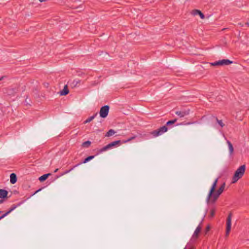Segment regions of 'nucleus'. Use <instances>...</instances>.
Masks as SVG:
<instances>
[{"label":"nucleus","instance_id":"nucleus-38","mask_svg":"<svg viewBox=\"0 0 249 249\" xmlns=\"http://www.w3.org/2000/svg\"><path fill=\"white\" fill-rule=\"evenodd\" d=\"M25 102L27 104H28V101H27V98L25 100Z\"/></svg>","mask_w":249,"mask_h":249},{"label":"nucleus","instance_id":"nucleus-9","mask_svg":"<svg viewBox=\"0 0 249 249\" xmlns=\"http://www.w3.org/2000/svg\"><path fill=\"white\" fill-rule=\"evenodd\" d=\"M192 14L194 16L199 15L201 19L205 18L204 15L199 10H194L192 11Z\"/></svg>","mask_w":249,"mask_h":249},{"label":"nucleus","instance_id":"nucleus-27","mask_svg":"<svg viewBox=\"0 0 249 249\" xmlns=\"http://www.w3.org/2000/svg\"><path fill=\"white\" fill-rule=\"evenodd\" d=\"M217 123L221 127H223L224 126V123L222 122V121L218 120L217 118H215Z\"/></svg>","mask_w":249,"mask_h":249},{"label":"nucleus","instance_id":"nucleus-39","mask_svg":"<svg viewBox=\"0 0 249 249\" xmlns=\"http://www.w3.org/2000/svg\"><path fill=\"white\" fill-rule=\"evenodd\" d=\"M3 200H2V199H0V204H1V203H3Z\"/></svg>","mask_w":249,"mask_h":249},{"label":"nucleus","instance_id":"nucleus-6","mask_svg":"<svg viewBox=\"0 0 249 249\" xmlns=\"http://www.w3.org/2000/svg\"><path fill=\"white\" fill-rule=\"evenodd\" d=\"M109 107L106 105L102 107L100 110V116L101 117L105 118L107 117L109 112Z\"/></svg>","mask_w":249,"mask_h":249},{"label":"nucleus","instance_id":"nucleus-36","mask_svg":"<svg viewBox=\"0 0 249 249\" xmlns=\"http://www.w3.org/2000/svg\"><path fill=\"white\" fill-rule=\"evenodd\" d=\"M5 77V76H2L0 77V81L3 80Z\"/></svg>","mask_w":249,"mask_h":249},{"label":"nucleus","instance_id":"nucleus-35","mask_svg":"<svg viewBox=\"0 0 249 249\" xmlns=\"http://www.w3.org/2000/svg\"><path fill=\"white\" fill-rule=\"evenodd\" d=\"M41 190V189H39L37 190H36L33 194H32L30 196H34V195H35L36 193H37V192H38L39 191H40Z\"/></svg>","mask_w":249,"mask_h":249},{"label":"nucleus","instance_id":"nucleus-14","mask_svg":"<svg viewBox=\"0 0 249 249\" xmlns=\"http://www.w3.org/2000/svg\"><path fill=\"white\" fill-rule=\"evenodd\" d=\"M51 175V173L44 174L39 178V180L40 182H43L45 181L49 177V176Z\"/></svg>","mask_w":249,"mask_h":249},{"label":"nucleus","instance_id":"nucleus-25","mask_svg":"<svg viewBox=\"0 0 249 249\" xmlns=\"http://www.w3.org/2000/svg\"><path fill=\"white\" fill-rule=\"evenodd\" d=\"M16 208H17L16 206V205L15 204H13V205H12V206L11 207L10 209L8 211H7L6 212L8 213V214H9L11 212L14 211Z\"/></svg>","mask_w":249,"mask_h":249},{"label":"nucleus","instance_id":"nucleus-10","mask_svg":"<svg viewBox=\"0 0 249 249\" xmlns=\"http://www.w3.org/2000/svg\"><path fill=\"white\" fill-rule=\"evenodd\" d=\"M10 182L12 184H15L17 181V177L15 173H12L10 176Z\"/></svg>","mask_w":249,"mask_h":249},{"label":"nucleus","instance_id":"nucleus-24","mask_svg":"<svg viewBox=\"0 0 249 249\" xmlns=\"http://www.w3.org/2000/svg\"><path fill=\"white\" fill-rule=\"evenodd\" d=\"M177 119H175L174 120H170V121H168L166 123V125H170L173 124L175 123H176L177 122Z\"/></svg>","mask_w":249,"mask_h":249},{"label":"nucleus","instance_id":"nucleus-22","mask_svg":"<svg viewBox=\"0 0 249 249\" xmlns=\"http://www.w3.org/2000/svg\"><path fill=\"white\" fill-rule=\"evenodd\" d=\"M91 144V142L89 141H86L83 142L82 145L84 147H89Z\"/></svg>","mask_w":249,"mask_h":249},{"label":"nucleus","instance_id":"nucleus-34","mask_svg":"<svg viewBox=\"0 0 249 249\" xmlns=\"http://www.w3.org/2000/svg\"><path fill=\"white\" fill-rule=\"evenodd\" d=\"M69 172H70V170H66V171H65L63 173H62V174H61V176L64 175H65V174H66L69 173Z\"/></svg>","mask_w":249,"mask_h":249},{"label":"nucleus","instance_id":"nucleus-3","mask_svg":"<svg viewBox=\"0 0 249 249\" xmlns=\"http://www.w3.org/2000/svg\"><path fill=\"white\" fill-rule=\"evenodd\" d=\"M233 62L232 61H231L229 59H222L213 63H211V65L213 66H224L231 64Z\"/></svg>","mask_w":249,"mask_h":249},{"label":"nucleus","instance_id":"nucleus-7","mask_svg":"<svg viewBox=\"0 0 249 249\" xmlns=\"http://www.w3.org/2000/svg\"><path fill=\"white\" fill-rule=\"evenodd\" d=\"M190 110L189 109H183L180 111H176L175 114L178 116L180 118L184 117L189 114Z\"/></svg>","mask_w":249,"mask_h":249},{"label":"nucleus","instance_id":"nucleus-2","mask_svg":"<svg viewBox=\"0 0 249 249\" xmlns=\"http://www.w3.org/2000/svg\"><path fill=\"white\" fill-rule=\"evenodd\" d=\"M168 128L166 125L162 126L159 129L152 131L150 133L154 137H157L167 132Z\"/></svg>","mask_w":249,"mask_h":249},{"label":"nucleus","instance_id":"nucleus-32","mask_svg":"<svg viewBox=\"0 0 249 249\" xmlns=\"http://www.w3.org/2000/svg\"><path fill=\"white\" fill-rule=\"evenodd\" d=\"M79 165H80V164L78 163V164L75 165L74 166H73L71 168H70V169H69V170H70V172H71V171L73 170L75 167L78 166Z\"/></svg>","mask_w":249,"mask_h":249},{"label":"nucleus","instance_id":"nucleus-1","mask_svg":"<svg viewBox=\"0 0 249 249\" xmlns=\"http://www.w3.org/2000/svg\"><path fill=\"white\" fill-rule=\"evenodd\" d=\"M246 170V165H242L235 172L232 178V183H235L241 178L244 175Z\"/></svg>","mask_w":249,"mask_h":249},{"label":"nucleus","instance_id":"nucleus-41","mask_svg":"<svg viewBox=\"0 0 249 249\" xmlns=\"http://www.w3.org/2000/svg\"><path fill=\"white\" fill-rule=\"evenodd\" d=\"M40 2H43L45 1V0H38Z\"/></svg>","mask_w":249,"mask_h":249},{"label":"nucleus","instance_id":"nucleus-29","mask_svg":"<svg viewBox=\"0 0 249 249\" xmlns=\"http://www.w3.org/2000/svg\"><path fill=\"white\" fill-rule=\"evenodd\" d=\"M26 200V199L22 200L20 202H19V203H18V204H15L16 206V208L21 206L22 204H23L25 202Z\"/></svg>","mask_w":249,"mask_h":249},{"label":"nucleus","instance_id":"nucleus-11","mask_svg":"<svg viewBox=\"0 0 249 249\" xmlns=\"http://www.w3.org/2000/svg\"><path fill=\"white\" fill-rule=\"evenodd\" d=\"M8 193L6 190L0 189V198H5L7 197Z\"/></svg>","mask_w":249,"mask_h":249},{"label":"nucleus","instance_id":"nucleus-18","mask_svg":"<svg viewBox=\"0 0 249 249\" xmlns=\"http://www.w3.org/2000/svg\"><path fill=\"white\" fill-rule=\"evenodd\" d=\"M227 143L228 145L230 154L231 155L233 152V147L232 146V144L229 140L227 141Z\"/></svg>","mask_w":249,"mask_h":249},{"label":"nucleus","instance_id":"nucleus-19","mask_svg":"<svg viewBox=\"0 0 249 249\" xmlns=\"http://www.w3.org/2000/svg\"><path fill=\"white\" fill-rule=\"evenodd\" d=\"M110 149L109 146L108 144L106 146L103 147V148H101L100 149L98 150L97 155L107 150L108 149Z\"/></svg>","mask_w":249,"mask_h":249},{"label":"nucleus","instance_id":"nucleus-42","mask_svg":"<svg viewBox=\"0 0 249 249\" xmlns=\"http://www.w3.org/2000/svg\"><path fill=\"white\" fill-rule=\"evenodd\" d=\"M1 212H2L1 211H0V213H1Z\"/></svg>","mask_w":249,"mask_h":249},{"label":"nucleus","instance_id":"nucleus-17","mask_svg":"<svg viewBox=\"0 0 249 249\" xmlns=\"http://www.w3.org/2000/svg\"><path fill=\"white\" fill-rule=\"evenodd\" d=\"M201 227L200 225H199L197 227L196 230L195 231L194 234H193V236L197 238L198 236V233L200 232V231H201Z\"/></svg>","mask_w":249,"mask_h":249},{"label":"nucleus","instance_id":"nucleus-13","mask_svg":"<svg viewBox=\"0 0 249 249\" xmlns=\"http://www.w3.org/2000/svg\"><path fill=\"white\" fill-rule=\"evenodd\" d=\"M69 89H68L67 86L66 85L64 87V89L60 91V95H66L69 93Z\"/></svg>","mask_w":249,"mask_h":249},{"label":"nucleus","instance_id":"nucleus-28","mask_svg":"<svg viewBox=\"0 0 249 249\" xmlns=\"http://www.w3.org/2000/svg\"><path fill=\"white\" fill-rule=\"evenodd\" d=\"M16 92L15 89H8V93L10 95L14 94Z\"/></svg>","mask_w":249,"mask_h":249},{"label":"nucleus","instance_id":"nucleus-40","mask_svg":"<svg viewBox=\"0 0 249 249\" xmlns=\"http://www.w3.org/2000/svg\"><path fill=\"white\" fill-rule=\"evenodd\" d=\"M58 170V169H56L54 171V173H56L57 172V171Z\"/></svg>","mask_w":249,"mask_h":249},{"label":"nucleus","instance_id":"nucleus-15","mask_svg":"<svg viewBox=\"0 0 249 249\" xmlns=\"http://www.w3.org/2000/svg\"><path fill=\"white\" fill-rule=\"evenodd\" d=\"M225 187V183L224 182L222 183V184L220 186V187L218 188L217 190L216 191V192L219 195H221L222 192H223L224 189Z\"/></svg>","mask_w":249,"mask_h":249},{"label":"nucleus","instance_id":"nucleus-37","mask_svg":"<svg viewBox=\"0 0 249 249\" xmlns=\"http://www.w3.org/2000/svg\"><path fill=\"white\" fill-rule=\"evenodd\" d=\"M246 25H247L249 27V21L248 20V22L246 23Z\"/></svg>","mask_w":249,"mask_h":249},{"label":"nucleus","instance_id":"nucleus-12","mask_svg":"<svg viewBox=\"0 0 249 249\" xmlns=\"http://www.w3.org/2000/svg\"><path fill=\"white\" fill-rule=\"evenodd\" d=\"M122 142L120 140H117L114 142H112L109 143H108V145L109 146V148H111L113 147L116 146L117 145H120Z\"/></svg>","mask_w":249,"mask_h":249},{"label":"nucleus","instance_id":"nucleus-33","mask_svg":"<svg viewBox=\"0 0 249 249\" xmlns=\"http://www.w3.org/2000/svg\"><path fill=\"white\" fill-rule=\"evenodd\" d=\"M210 226L208 225L207 226V227L206 228V231H205L206 233L207 232H208L210 231Z\"/></svg>","mask_w":249,"mask_h":249},{"label":"nucleus","instance_id":"nucleus-8","mask_svg":"<svg viewBox=\"0 0 249 249\" xmlns=\"http://www.w3.org/2000/svg\"><path fill=\"white\" fill-rule=\"evenodd\" d=\"M218 179V178H216L215 179L214 181L213 182V185L209 191V195H210L209 196H211V195H212V193H213L214 192L215 188L216 187Z\"/></svg>","mask_w":249,"mask_h":249},{"label":"nucleus","instance_id":"nucleus-16","mask_svg":"<svg viewBox=\"0 0 249 249\" xmlns=\"http://www.w3.org/2000/svg\"><path fill=\"white\" fill-rule=\"evenodd\" d=\"M94 157H95V156H89V157H87L86 158H85L83 161L79 162L78 164H80V165H81L82 163H86L89 162V161H90V160H92Z\"/></svg>","mask_w":249,"mask_h":249},{"label":"nucleus","instance_id":"nucleus-20","mask_svg":"<svg viewBox=\"0 0 249 249\" xmlns=\"http://www.w3.org/2000/svg\"><path fill=\"white\" fill-rule=\"evenodd\" d=\"M116 132L113 129H109L106 134L105 136L106 137H110L114 134H115Z\"/></svg>","mask_w":249,"mask_h":249},{"label":"nucleus","instance_id":"nucleus-21","mask_svg":"<svg viewBox=\"0 0 249 249\" xmlns=\"http://www.w3.org/2000/svg\"><path fill=\"white\" fill-rule=\"evenodd\" d=\"M97 113H95L93 115L90 116L88 119H87L86 121H84V124H87L91 122L93 119L95 118V117L97 116Z\"/></svg>","mask_w":249,"mask_h":249},{"label":"nucleus","instance_id":"nucleus-4","mask_svg":"<svg viewBox=\"0 0 249 249\" xmlns=\"http://www.w3.org/2000/svg\"><path fill=\"white\" fill-rule=\"evenodd\" d=\"M232 213H230L227 218L226 220V236H228L231 230Z\"/></svg>","mask_w":249,"mask_h":249},{"label":"nucleus","instance_id":"nucleus-26","mask_svg":"<svg viewBox=\"0 0 249 249\" xmlns=\"http://www.w3.org/2000/svg\"><path fill=\"white\" fill-rule=\"evenodd\" d=\"M215 210L214 209H211L210 211V214L209 217L210 218L213 217L215 214Z\"/></svg>","mask_w":249,"mask_h":249},{"label":"nucleus","instance_id":"nucleus-30","mask_svg":"<svg viewBox=\"0 0 249 249\" xmlns=\"http://www.w3.org/2000/svg\"><path fill=\"white\" fill-rule=\"evenodd\" d=\"M136 138L135 136H134V137H132L129 139H128L127 140L124 141H123V143H126L127 142H128L129 141H130L131 140H133V139H134L135 138Z\"/></svg>","mask_w":249,"mask_h":249},{"label":"nucleus","instance_id":"nucleus-5","mask_svg":"<svg viewBox=\"0 0 249 249\" xmlns=\"http://www.w3.org/2000/svg\"><path fill=\"white\" fill-rule=\"evenodd\" d=\"M209 193L208 195V196L206 198V202L208 204L209 203H214L217 199L218 198L220 195L217 194L216 192H214L212 193L211 196H209Z\"/></svg>","mask_w":249,"mask_h":249},{"label":"nucleus","instance_id":"nucleus-31","mask_svg":"<svg viewBox=\"0 0 249 249\" xmlns=\"http://www.w3.org/2000/svg\"><path fill=\"white\" fill-rule=\"evenodd\" d=\"M8 214V213L6 212L5 213H4V214H3L1 216H0V220L1 219H2V218H3L4 217H5L6 215H7Z\"/></svg>","mask_w":249,"mask_h":249},{"label":"nucleus","instance_id":"nucleus-23","mask_svg":"<svg viewBox=\"0 0 249 249\" xmlns=\"http://www.w3.org/2000/svg\"><path fill=\"white\" fill-rule=\"evenodd\" d=\"M80 82V80L79 79H74L72 82V85L73 87H76L79 84Z\"/></svg>","mask_w":249,"mask_h":249}]
</instances>
